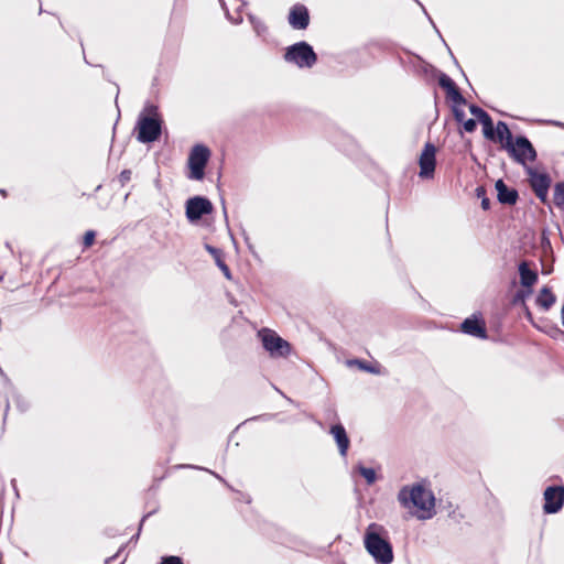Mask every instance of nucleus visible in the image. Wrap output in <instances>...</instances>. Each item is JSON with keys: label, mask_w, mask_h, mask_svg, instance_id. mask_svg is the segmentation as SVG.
I'll list each match as a JSON object with an SVG mask.
<instances>
[{"label": "nucleus", "mask_w": 564, "mask_h": 564, "mask_svg": "<svg viewBox=\"0 0 564 564\" xmlns=\"http://www.w3.org/2000/svg\"><path fill=\"white\" fill-rule=\"evenodd\" d=\"M398 501L405 508H416L421 511L419 519L426 520L434 516L435 498L432 491L425 489L421 484L403 486L398 492Z\"/></svg>", "instance_id": "2"}, {"label": "nucleus", "mask_w": 564, "mask_h": 564, "mask_svg": "<svg viewBox=\"0 0 564 564\" xmlns=\"http://www.w3.org/2000/svg\"><path fill=\"white\" fill-rule=\"evenodd\" d=\"M349 364L357 365L359 369H361L366 372H369V373H373V375L381 373L379 365H371V364H369L365 360H360V359H354V360L349 361Z\"/></svg>", "instance_id": "21"}, {"label": "nucleus", "mask_w": 564, "mask_h": 564, "mask_svg": "<svg viewBox=\"0 0 564 564\" xmlns=\"http://www.w3.org/2000/svg\"><path fill=\"white\" fill-rule=\"evenodd\" d=\"M14 404L20 413H25L31 409L30 400L20 394L14 397Z\"/></svg>", "instance_id": "26"}, {"label": "nucleus", "mask_w": 564, "mask_h": 564, "mask_svg": "<svg viewBox=\"0 0 564 564\" xmlns=\"http://www.w3.org/2000/svg\"><path fill=\"white\" fill-rule=\"evenodd\" d=\"M329 434H332L336 442L339 455L344 458L347 457L350 440L345 426L341 423L333 424L329 429Z\"/></svg>", "instance_id": "14"}, {"label": "nucleus", "mask_w": 564, "mask_h": 564, "mask_svg": "<svg viewBox=\"0 0 564 564\" xmlns=\"http://www.w3.org/2000/svg\"><path fill=\"white\" fill-rule=\"evenodd\" d=\"M272 417L271 414H262V415H257V416H253L251 419H249L248 421H268Z\"/></svg>", "instance_id": "37"}, {"label": "nucleus", "mask_w": 564, "mask_h": 564, "mask_svg": "<svg viewBox=\"0 0 564 564\" xmlns=\"http://www.w3.org/2000/svg\"><path fill=\"white\" fill-rule=\"evenodd\" d=\"M283 59L299 68H312L317 62V54L311 44L300 41L285 48Z\"/></svg>", "instance_id": "5"}, {"label": "nucleus", "mask_w": 564, "mask_h": 564, "mask_svg": "<svg viewBox=\"0 0 564 564\" xmlns=\"http://www.w3.org/2000/svg\"><path fill=\"white\" fill-rule=\"evenodd\" d=\"M520 283L524 288H531L538 281L536 271L529 268L527 261H522L518 267Z\"/></svg>", "instance_id": "16"}, {"label": "nucleus", "mask_w": 564, "mask_h": 564, "mask_svg": "<svg viewBox=\"0 0 564 564\" xmlns=\"http://www.w3.org/2000/svg\"><path fill=\"white\" fill-rule=\"evenodd\" d=\"M214 206L212 202L204 196H194L185 203V215L189 223H197L205 215L212 214Z\"/></svg>", "instance_id": "8"}, {"label": "nucleus", "mask_w": 564, "mask_h": 564, "mask_svg": "<svg viewBox=\"0 0 564 564\" xmlns=\"http://www.w3.org/2000/svg\"><path fill=\"white\" fill-rule=\"evenodd\" d=\"M132 172L130 170H123L119 174L118 181L121 186H124L131 180Z\"/></svg>", "instance_id": "32"}, {"label": "nucleus", "mask_w": 564, "mask_h": 564, "mask_svg": "<svg viewBox=\"0 0 564 564\" xmlns=\"http://www.w3.org/2000/svg\"><path fill=\"white\" fill-rule=\"evenodd\" d=\"M460 332L479 339H487L488 333L486 323L481 317L476 314L465 318L460 324Z\"/></svg>", "instance_id": "12"}, {"label": "nucleus", "mask_w": 564, "mask_h": 564, "mask_svg": "<svg viewBox=\"0 0 564 564\" xmlns=\"http://www.w3.org/2000/svg\"><path fill=\"white\" fill-rule=\"evenodd\" d=\"M469 111L473 116H475L477 118V120L481 124H484L485 122H487L488 120L491 119V117L488 115V112H486L482 108H480L479 106H477L475 104L469 105Z\"/></svg>", "instance_id": "23"}, {"label": "nucleus", "mask_w": 564, "mask_h": 564, "mask_svg": "<svg viewBox=\"0 0 564 564\" xmlns=\"http://www.w3.org/2000/svg\"><path fill=\"white\" fill-rule=\"evenodd\" d=\"M556 297L551 291L550 288L544 286L541 289L539 295L536 296V305L540 306L544 311H549L555 303Z\"/></svg>", "instance_id": "18"}, {"label": "nucleus", "mask_w": 564, "mask_h": 564, "mask_svg": "<svg viewBox=\"0 0 564 564\" xmlns=\"http://www.w3.org/2000/svg\"><path fill=\"white\" fill-rule=\"evenodd\" d=\"M245 241H246L247 243H249V238H248V236H245ZM248 246H249V248H251V246H250V245H248Z\"/></svg>", "instance_id": "44"}, {"label": "nucleus", "mask_w": 564, "mask_h": 564, "mask_svg": "<svg viewBox=\"0 0 564 564\" xmlns=\"http://www.w3.org/2000/svg\"><path fill=\"white\" fill-rule=\"evenodd\" d=\"M205 249L215 258L216 264L224 272L225 276L230 279V270L223 260L221 250L210 245H205Z\"/></svg>", "instance_id": "19"}, {"label": "nucleus", "mask_w": 564, "mask_h": 564, "mask_svg": "<svg viewBox=\"0 0 564 564\" xmlns=\"http://www.w3.org/2000/svg\"><path fill=\"white\" fill-rule=\"evenodd\" d=\"M192 468H198V469H202L200 467H196V466H191ZM204 470L210 473L213 476H215L218 480H220L223 484H225L227 487L230 488V486L228 485V482L218 474H216L215 471H212V470H208L206 468H203Z\"/></svg>", "instance_id": "35"}, {"label": "nucleus", "mask_w": 564, "mask_h": 564, "mask_svg": "<svg viewBox=\"0 0 564 564\" xmlns=\"http://www.w3.org/2000/svg\"><path fill=\"white\" fill-rule=\"evenodd\" d=\"M289 24L294 30H305L310 24V12L303 4H295L291 8L289 17Z\"/></svg>", "instance_id": "13"}, {"label": "nucleus", "mask_w": 564, "mask_h": 564, "mask_svg": "<svg viewBox=\"0 0 564 564\" xmlns=\"http://www.w3.org/2000/svg\"><path fill=\"white\" fill-rule=\"evenodd\" d=\"M212 152L205 144H195L188 154L187 178L193 181H202L205 177V169L210 159Z\"/></svg>", "instance_id": "6"}, {"label": "nucleus", "mask_w": 564, "mask_h": 564, "mask_svg": "<svg viewBox=\"0 0 564 564\" xmlns=\"http://www.w3.org/2000/svg\"><path fill=\"white\" fill-rule=\"evenodd\" d=\"M357 468L359 474L366 479L368 485H372L376 481L377 475L373 468L365 467L362 465H359Z\"/></svg>", "instance_id": "25"}, {"label": "nucleus", "mask_w": 564, "mask_h": 564, "mask_svg": "<svg viewBox=\"0 0 564 564\" xmlns=\"http://www.w3.org/2000/svg\"><path fill=\"white\" fill-rule=\"evenodd\" d=\"M220 4H221V8L224 9V11H225V13H226V17H227V18H228L232 23L238 24V23H240V22L242 21V18H241V15H240V13H239V12L237 13V17H236V18H234V17H231V15H230V13H229V11H228V9H227L226 3H225V1H224V0H221V1H220ZM239 10H240V8H238V11H239Z\"/></svg>", "instance_id": "30"}, {"label": "nucleus", "mask_w": 564, "mask_h": 564, "mask_svg": "<svg viewBox=\"0 0 564 564\" xmlns=\"http://www.w3.org/2000/svg\"><path fill=\"white\" fill-rule=\"evenodd\" d=\"M542 245H543V246H544V245H547L549 247L551 246L550 240H549V238L546 237V232H545V231H543V232H542Z\"/></svg>", "instance_id": "38"}, {"label": "nucleus", "mask_w": 564, "mask_h": 564, "mask_svg": "<svg viewBox=\"0 0 564 564\" xmlns=\"http://www.w3.org/2000/svg\"><path fill=\"white\" fill-rule=\"evenodd\" d=\"M500 123H506L505 121H498L497 124H496V128H494V121L492 119L488 120L487 122H485L482 124V131H484V137L490 141H497V142H500L501 145L503 144V142L506 141V138H505V132L501 133V137H500Z\"/></svg>", "instance_id": "17"}, {"label": "nucleus", "mask_w": 564, "mask_h": 564, "mask_svg": "<svg viewBox=\"0 0 564 564\" xmlns=\"http://www.w3.org/2000/svg\"><path fill=\"white\" fill-rule=\"evenodd\" d=\"M160 564H184L183 560L176 555L162 556Z\"/></svg>", "instance_id": "29"}, {"label": "nucleus", "mask_w": 564, "mask_h": 564, "mask_svg": "<svg viewBox=\"0 0 564 564\" xmlns=\"http://www.w3.org/2000/svg\"><path fill=\"white\" fill-rule=\"evenodd\" d=\"M543 511L546 514H554L562 510L564 506V486H549L545 488Z\"/></svg>", "instance_id": "10"}, {"label": "nucleus", "mask_w": 564, "mask_h": 564, "mask_svg": "<svg viewBox=\"0 0 564 564\" xmlns=\"http://www.w3.org/2000/svg\"><path fill=\"white\" fill-rule=\"evenodd\" d=\"M525 296V292L524 291H518L517 294H516V300H523Z\"/></svg>", "instance_id": "39"}, {"label": "nucleus", "mask_w": 564, "mask_h": 564, "mask_svg": "<svg viewBox=\"0 0 564 564\" xmlns=\"http://www.w3.org/2000/svg\"><path fill=\"white\" fill-rule=\"evenodd\" d=\"M463 127H464V130L466 132H474L477 128V121L475 119H467V120H464L463 122Z\"/></svg>", "instance_id": "31"}, {"label": "nucleus", "mask_w": 564, "mask_h": 564, "mask_svg": "<svg viewBox=\"0 0 564 564\" xmlns=\"http://www.w3.org/2000/svg\"><path fill=\"white\" fill-rule=\"evenodd\" d=\"M364 544L377 564L393 562V547L389 532L383 525L376 522L370 523L365 531Z\"/></svg>", "instance_id": "1"}, {"label": "nucleus", "mask_w": 564, "mask_h": 564, "mask_svg": "<svg viewBox=\"0 0 564 564\" xmlns=\"http://www.w3.org/2000/svg\"><path fill=\"white\" fill-rule=\"evenodd\" d=\"M495 187L499 203L505 205H514L517 203L519 194L516 188L507 186L502 180H498Z\"/></svg>", "instance_id": "15"}, {"label": "nucleus", "mask_w": 564, "mask_h": 564, "mask_svg": "<svg viewBox=\"0 0 564 564\" xmlns=\"http://www.w3.org/2000/svg\"><path fill=\"white\" fill-rule=\"evenodd\" d=\"M123 549H124V546H121V547L119 549V551H118L113 556H111V557H109V558H108V561H107V562L112 561V560H115V558L119 557V555H120V553L123 551Z\"/></svg>", "instance_id": "40"}, {"label": "nucleus", "mask_w": 564, "mask_h": 564, "mask_svg": "<svg viewBox=\"0 0 564 564\" xmlns=\"http://www.w3.org/2000/svg\"><path fill=\"white\" fill-rule=\"evenodd\" d=\"M152 513H153V512H149V513H147L145 516H143V518L141 519L140 525H139V531H138V533H137L135 535H133V536L131 538V541H137V540L139 539L140 531H141V529H142L143 522H144V521H145V519H147L148 517H150Z\"/></svg>", "instance_id": "36"}, {"label": "nucleus", "mask_w": 564, "mask_h": 564, "mask_svg": "<svg viewBox=\"0 0 564 564\" xmlns=\"http://www.w3.org/2000/svg\"><path fill=\"white\" fill-rule=\"evenodd\" d=\"M453 115H454V118H455V120H456L457 122H459V123H463V122H464V119H465V112H464L460 108H458V107L454 106V107H453Z\"/></svg>", "instance_id": "34"}, {"label": "nucleus", "mask_w": 564, "mask_h": 564, "mask_svg": "<svg viewBox=\"0 0 564 564\" xmlns=\"http://www.w3.org/2000/svg\"><path fill=\"white\" fill-rule=\"evenodd\" d=\"M258 336L261 339L263 348L273 358H285L291 354V345L288 340L279 336L274 330L262 328Z\"/></svg>", "instance_id": "7"}, {"label": "nucleus", "mask_w": 564, "mask_h": 564, "mask_svg": "<svg viewBox=\"0 0 564 564\" xmlns=\"http://www.w3.org/2000/svg\"><path fill=\"white\" fill-rule=\"evenodd\" d=\"M499 127V133L501 134L505 131L506 138L501 148L508 152L514 162L525 166L527 162H534L536 160V151L525 135L513 138L507 123H500Z\"/></svg>", "instance_id": "3"}, {"label": "nucleus", "mask_w": 564, "mask_h": 564, "mask_svg": "<svg viewBox=\"0 0 564 564\" xmlns=\"http://www.w3.org/2000/svg\"><path fill=\"white\" fill-rule=\"evenodd\" d=\"M476 196L481 199V208L488 210L490 208V199L486 196V189L482 186L476 188Z\"/></svg>", "instance_id": "27"}, {"label": "nucleus", "mask_w": 564, "mask_h": 564, "mask_svg": "<svg viewBox=\"0 0 564 564\" xmlns=\"http://www.w3.org/2000/svg\"><path fill=\"white\" fill-rule=\"evenodd\" d=\"M447 98H449L455 105H465L466 104V99L460 94L458 88H455L451 93H448Z\"/></svg>", "instance_id": "28"}, {"label": "nucleus", "mask_w": 564, "mask_h": 564, "mask_svg": "<svg viewBox=\"0 0 564 564\" xmlns=\"http://www.w3.org/2000/svg\"><path fill=\"white\" fill-rule=\"evenodd\" d=\"M415 1L421 6V8H422V9H423V11H424V14L429 18L430 22L434 25L433 20H432V19H431V17L427 14V11H426V10H425V8L422 6V3H421L420 1H417V0H415Z\"/></svg>", "instance_id": "41"}, {"label": "nucleus", "mask_w": 564, "mask_h": 564, "mask_svg": "<svg viewBox=\"0 0 564 564\" xmlns=\"http://www.w3.org/2000/svg\"><path fill=\"white\" fill-rule=\"evenodd\" d=\"M249 21L252 25L253 31L256 32V34L258 36H265V34L268 33V26L265 25V23L263 21H261L260 19H258L257 17H254L252 14L249 15Z\"/></svg>", "instance_id": "22"}, {"label": "nucleus", "mask_w": 564, "mask_h": 564, "mask_svg": "<svg viewBox=\"0 0 564 564\" xmlns=\"http://www.w3.org/2000/svg\"><path fill=\"white\" fill-rule=\"evenodd\" d=\"M550 123H552L554 126H557V127H563L564 128V123H562L560 121H550Z\"/></svg>", "instance_id": "42"}, {"label": "nucleus", "mask_w": 564, "mask_h": 564, "mask_svg": "<svg viewBox=\"0 0 564 564\" xmlns=\"http://www.w3.org/2000/svg\"><path fill=\"white\" fill-rule=\"evenodd\" d=\"M553 203L558 209L564 210V181L555 183L553 187Z\"/></svg>", "instance_id": "20"}, {"label": "nucleus", "mask_w": 564, "mask_h": 564, "mask_svg": "<svg viewBox=\"0 0 564 564\" xmlns=\"http://www.w3.org/2000/svg\"><path fill=\"white\" fill-rule=\"evenodd\" d=\"M10 405H9V402H7V405H6V413L8 412Z\"/></svg>", "instance_id": "45"}, {"label": "nucleus", "mask_w": 564, "mask_h": 564, "mask_svg": "<svg viewBox=\"0 0 564 564\" xmlns=\"http://www.w3.org/2000/svg\"><path fill=\"white\" fill-rule=\"evenodd\" d=\"M436 147L426 142L419 159L420 176L422 178H431L434 176L436 165Z\"/></svg>", "instance_id": "11"}, {"label": "nucleus", "mask_w": 564, "mask_h": 564, "mask_svg": "<svg viewBox=\"0 0 564 564\" xmlns=\"http://www.w3.org/2000/svg\"><path fill=\"white\" fill-rule=\"evenodd\" d=\"M433 26L436 28L435 24ZM435 30L438 33V36H442V33H440V31L437 29H435Z\"/></svg>", "instance_id": "46"}, {"label": "nucleus", "mask_w": 564, "mask_h": 564, "mask_svg": "<svg viewBox=\"0 0 564 564\" xmlns=\"http://www.w3.org/2000/svg\"><path fill=\"white\" fill-rule=\"evenodd\" d=\"M95 236H96L95 231H93V230L86 231L85 236H84V241H83L84 246L90 247L95 240Z\"/></svg>", "instance_id": "33"}, {"label": "nucleus", "mask_w": 564, "mask_h": 564, "mask_svg": "<svg viewBox=\"0 0 564 564\" xmlns=\"http://www.w3.org/2000/svg\"><path fill=\"white\" fill-rule=\"evenodd\" d=\"M149 115L141 112L137 122V140L141 143L156 141L162 133V120L158 113V107L149 105L144 109Z\"/></svg>", "instance_id": "4"}, {"label": "nucleus", "mask_w": 564, "mask_h": 564, "mask_svg": "<svg viewBox=\"0 0 564 564\" xmlns=\"http://www.w3.org/2000/svg\"><path fill=\"white\" fill-rule=\"evenodd\" d=\"M561 316H562V324L564 326V305L562 306V310H561Z\"/></svg>", "instance_id": "43"}, {"label": "nucleus", "mask_w": 564, "mask_h": 564, "mask_svg": "<svg viewBox=\"0 0 564 564\" xmlns=\"http://www.w3.org/2000/svg\"><path fill=\"white\" fill-rule=\"evenodd\" d=\"M527 174L529 175V183L541 202H546L549 189L551 186V177L547 173H540L532 167H527Z\"/></svg>", "instance_id": "9"}, {"label": "nucleus", "mask_w": 564, "mask_h": 564, "mask_svg": "<svg viewBox=\"0 0 564 564\" xmlns=\"http://www.w3.org/2000/svg\"><path fill=\"white\" fill-rule=\"evenodd\" d=\"M438 85L446 91V95L457 88L455 82L445 73H440Z\"/></svg>", "instance_id": "24"}]
</instances>
